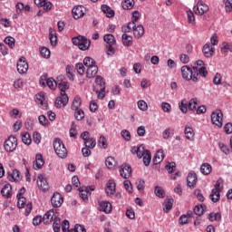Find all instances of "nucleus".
<instances>
[{
  "mask_svg": "<svg viewBox=\"0 0 232 232\" xmlns=\"http://www.w3.org/2000/svg\"><path fill=\"white\" fill-rule=\"evenodd\" d=\"M58 87L61 92V95L56 98L54 106L56 108H64V106L68 104V101H70L68 95L66 94V90L70 88V84L68 82H66V80H64L63 75L58 76Z\"/></svg>",
  "mask_w": 232,
  "mask_h": 232,
  "instance_id": "obj_1",
  "label": "nucleus"
},
{
  "mask_svg": "<svg viewBox=\"0 0 232 232\" xmlns=\"http://www.w3.org/2000/svg\"><path fill=\"white\" fill-rule=\"evenodd\" d=\"M193 72V82H198L200 81V77L208 76V70L206 69V65L204 61L198 60L194 63L192 67Z\"/></svg>",
  "mask_w": 232,
  "mask_h": 232,
  "instance_id": "obj_2",
  "label": "nucleus"
},
{
  "mask_svg": "<svg viewBox=\"0 0 232 232\" xmlns=\"http://www.w3.org/2000/svg\"><path fill=\"white\" fill-rule=\"evenodd\" d=\"M131 153L136 154L138 159H142L144 166H150L151 162V152L144 149V145H140L139 147H132Z\"/></svg>",
  "mask_w": 232,
  "mask_h": 232,
  "instance_id": "obj_3",
  "label": "nucleus"
},
{
  "mask_svg": "<svg viewBox=\"0 0 232 232\" xmlns=\"http://www.w3.org/2000/svg\"><path fill=\"white\" fill-rule=\"evenodd\" d=\"M53 146L56 155L60 159H66L68 157V150H66L62 139H54Z\"/></svg>",
  "mask_w": 232,
  "mask_h": 232,
  "instance_id": "obj_4",
  "label": "nucleus"
},
{
  "mask_svg": "<svg viewBox=\"0 0 232 232\" xmlns=\"http://www.w3.org/2000/svg\"><path fill=\"white\" fill-rule=\"evenodd\" d=\"M72 44H74V46H78V48L80 50H82V52H85V50L90 49V44H92V42L88 40L86 37L79 35L77 37L72 38Z\"/></svg>",
  "mask_w": 232,
  "mask_h": 232,
  "instance_id": "obj_5",
  "label": "nucleus"
},
{
  "mask_svg": "<svg viewBox=\"0 0 232 232\" xmlns=\"http://www.w3.org/2000/svg\"><path fill=\"white\" fill-rule=\"evenodd\" d=\"M104 43H106V48H107V55H111L115 53V49L113 46H115V44L117 41L115 40V36L111 34H107L103 36Z\"/></svg>",
  "mask_w": 232,
  "mask_h": 232,
  "instance_id": "obj_6",
  "label": "nucleus"
},
{
  "mask_svg": "<svg viewBox=\"0 0 232 232\" xmlns=\"http://www.w3.org/2000/svg\"><path fill=\"white\" fill-rule=\"evenodd\" d=\"M4 148L7 153H13L17 149V138L14 136H9L4 143Z\"/></svg>",
  "mask_w": 232,
  "mask_h": 232,
  "instance_id": "obj_7",
  "label": "nucleus"
},
{
  "mask_svg": "<svg viewBox=\"0 0 232 232\" xmlns=\"http://www.w3.org/2000/svg\"><path fill=\"white\" fill-rule=\"evenodd\" d=\"M223 119H224V114L220 110H216L211 113L212 124H215V126H218V128H222Z\"/></svg>",
  "mask_w": 232,
  "mask_h": 232,
  "instance_id": "obj_8",
  "label": "nucleus"
},
{
  "mask_svg": "<svg viewBox=\"0 0 232 232\" xmlns=\"http://www.w3.org/2000/svg\"><path fill=\"white\" fill-rule=\"evenodd\" d=\"M221 181L220 179H218L215 185V188L212 189L210 194V199L212 202H218L220 200V191H222V188H220Z\"/></svg>",
  "mask_w": 232,
  "mask_h": 232,
  "instance_id": "obj_9",
  "label": "nucleus"
},
{
  "mask_svg": "<svg viewBox=\"0 0 232 232\" xmlns=\"http://www.w3.org/2000/svg\"><path fill=\"white\" fill-rule=\"evenodd\" d=\"M82 139L84 140V145L86 148H95L97 146V141L93 138H89L90 137V132L84 131L81 135Z\"/></svg>",
  "mask_w": 232,
  "mask_h": 232,
  "instance_id": "obj_10",
  "label": "nucleus"
},
{
  "mask_svg": "<svg viewBox=\"0 0 232 232\" xmlns=\"http://www.w3.org/2000/svg\"><path fill=\"white\" fill-rule=\"evenodd\" d=\"M35 102L42 110H48V101H46V96H44V92L35 95Z\"/></svg>",
  "mask_w": 232,
  "mask_h": 232,
  "instance_id": "obj_11",
  "label": "nucleus"
},
{
  "mask_svg": "<svg viewBox=\"0 0 232 232\" xmlns=\"http://www.w3.org/2000/svg\"><path fill=\"white\" fill-rule=\"evenodd\" d=\"M193 10L197 15H204L205 13L209 10V6H208L202 0H199Z\"/></svg>",
  "mask_w": 232,
  "mask_h": 232,
  "instance_id": "obj_12",
  "label": "nucleus"
},
{
  "mask_svg": "<svg viewBox=\"0 0 232 232\" xmlns=\"http://www.w3.org/2000/svg\"><path fill=\"white\" fill-rule=\"evenodd\" d=\"M16 68L18 73H21V75L26 73L28 72V62H26V58H20L17 62Z\"/></svg>",
  "mask_w": 232,
  "mask_h": 232,
  "instance_id": "obj_13",
  "label": "nucleus"
},
{
  "mask_svg": "<svg viewBox=\"0 0 232 232\" xmlns=\"http://www.w3.org/2000/svg\"><path fill=\"white\" fill-rule=\"evenodd\" d=\"M63 202H64L63 195H61L59 192H55L51 198V204L53 207L61 208V206H63Z\"/></svg>",
  "mask_w": 232,
  "mask_h": 232,
  "instance_id": "obj_14",
  "label": "nucleus"
},
{
  "mask_svg": "<svg viewBox=\"0 0 232 232\" xmlns=\"http://www.w3.org/2000/svg\"><path fill=\"white\" fill-rule=\"evenodd\" d=\"M181 75L185 81H193V69L188 65L182 66Z\"/></svg>",
  "mask_w": 232,
  "mask_h": 232,
  "instance_id": "obj_15",
  "label": "nucleus"
},
{
  "mask_svg": "<svg viewBox=\"0 0 232 232\" xmlns=\"http://www.w3.org/2000/svg\"><path fill=\"white\" fill-rule=\"evenodd\" d=\"M117 185L115 184V180L109 179L106 184L105 192L108 195V197H113L115 195Z\"/></svg>",
  "mask_w": 232,
  "mask_h": 232,
  "instance_id": "obj_16",
  "label": "nucleus"
},
{
  "mask_svg": "<svg viewBox=\"0 0 232 232\" xmlns=\"http://www.w3.org/2000/svg\"><path fill=\"white\" fill-rule=\"evenodd\" d=\"M131 167L130 165H121L120 167V175L122 179H130L131 177Z\"/></svg>",
  "mask_w": 232,
  "mask_h": 232,
  "instance_id": "obj_17",
  "label": "nucleus"
},
{
  "mask_svg": "<svg viewBox=\"0 0 232 232\" xmlns=\"http://www.w3.org/2000/svg\"><path fill=\"white\" fill-rule=\"evenodd\" d=\"M37 186L39 189H43V191H47V189H49L50 188V185H48V181L46 180V179H44V176H43V174L38 175Z\"/></svg>",
  "mask_w": 232,
  "mask_h": 232,
  "instance_id": "obj_18",
  "label": "nucleus"
},
{
  "mask_svg": "<svg viewBox=\"0 0 232 232\" xmlns=\"http://www.w3.org/2000/svg\"><path fill=\"white\" fill-rule=\"evenodd\" d=\"M84 12H86V9L82 5H78L74 7L72 11V17L74 19H81V17L84 16Z\"/></svg>",
  "mask_w": 232,
  "mask_h": 232,
  "instance_id": "obj_19",
  "label": "nucleus"
},
{
  "mask_svg": "<svg viewBox=\"0 0 232 232\" xmlns=\"http://www.w3.org/2000/svg\"><path fill=\"white\" fill-rule=\"evenodd\" d=\"M197 173H195L194 171L189 172L187 177V184L188 188H195V186H197Z\"/></svg>",
  "mask_w": 232,
  "mask_h": 232,
  "instance_id": "obj_20",
  "label": "nucleus"
},
{
  "mask_svg": "<svg viewBox=\"0 0 232 232\" xmlns=\"http://www.w3.org/2000/svg\"><path fill=\"white\" fill-rule=\"evenodd\" d=\"M1 195L4 198H12V185H10V183H7L3 187Z\"/></svg>",
  "mask_w": 232,
  "mask_h": 232,
  "instance_id": "obj_21",
  "label": "nucleus"
},
{
  "mask_svg": "<svg viewBox=\"0 0 232 232\" xmlns=\"http://www.w3.org/2000/svg\"><path fill=\"white\" fill-rule=\"evenodd\" d=\"M202 52L206 57H213V53H215V47L211 45V44H206L203 46Z\"/></svg>",
  "mask_w": 232,
  "mask_h": 232,
  "instance_id": "obj_22",
  "label": "nucleus"
},
{
  "mask_svg": "<svg viewBox=\"0 0 232 232\" xmlns=\"http://www.w3.org/2000/svg\"><path fill=\"white\" fill-rule=\"evenodd\" d=\"M53 217H55V210L54 209H50L49 211H47L44 218H43V221L44 224H52V222L53 221Z\"/></svg>",
  "mask_w": 232,
  "mask_h": 232,
  "instance_id": "obj_23",
  "label": "nucleus"
},
{
  "mask_svg": "<svg viewBox=\"0 0 232 232\" xmlns=\"http://www.w3.org/2000/svg\"><path fill=\"white\" fill-rule=\"evenodd\" d=\"M164 160V150H159L153 158V164L157 166V164H160Z\"/></svg>",
  "mask_w": 232,
  "mask_h": 232,
  "instance_id": "obj_24",
  "label": "nucleus"
},
{
  "mask_svg": "<svg viewBox=\"0 0 232 232\" xmlns=\"http://www.w3.org/2000/svg\"><path fill=\"white\" fill-rule=\"evenodd\" d=\"M44 166V160H43V155L36 154L35 162L33 165L34 169H41Z\"/></svg>",
  "mask_w": 232,
  "mask_h": 232,
  "instance_id": "obj_25",
  "label": "nucleus"
},
{
  "mask_svg": "<svg viewBox=\"0 0 232 232\" xmlns=\"http://www.w3.org/2000/svg\"><path fill=\"white\" fill-rule=\"evenodd\" d=\"M99 72V67L97 65H93L87 68L86 75L88 79H93L97 75Z\"/></svg>",
  "mask_w": 232,
  "mask_h": 232,
  "instance_id": "obj_26",
  "label": "nucleus"
},
{
  "mask_svg": "<svg viewBox=\"0 0 232 232\" xmlns=\"http://www.w3.org/2000/svg\"><path fill=\"white\" fill-rule=\"evenodd\" d=\"M99 209L103 213H111V203L108 201H102L99 205Z\"/></svg>",
  "mask_w": 232,
  "mask_h": 232,
  "instance_id": "obj_27",
  "label": "nucleus"
},
{
  "mask_svg": "<svg viewBox=\"0 0 232 232\" xmlns=\"http://www.w3.org/2000/svg\"><path fill=\"white\" fill-rule=\"evenodd\" d=\"M21 172L18 169H14L13 172H8L7 179L10 182H15L19 180Z\"/></svg>",
  "mask_w": 232,
  "mask_h": 232,
  "instance_id": "obj_28",
  "label": "nucleus"
},
{
  "mask_svg": "<svg viewBox=\"0 0 232 232\" xmlns=\"http://www.w3.org/2000/svg\"><path fill=\"white\" fill-rule=\"evenodd\" d=\"M105 165L107 166V168L109 169H115V168H117L118 164H117V160H115V158L113 157H108L105 160Z\"/></svg>",
  "mask_w": 232,
  "mask_h": 232,
  "instance_id": "obj_29",
  "label": "nucleus"
},
{
  "mask_svg": "<svg viewBox=\"0 0 232 232\" xmlns=\"http://www.w3.org/2000/svg\"><path fill=\"white\" fill-rule=\"evenodd\" d=\"M132 32L135 39H140L144 35V26L138 25Z\"/></svg>",
  "mask_w": 232,
  "mask_h": 232,
  "instance_id": "obj_30",
  "label": "nucleus"
},
{
  "mask_svg": "<svg viewBox=\"0 0 232 232\" xmlns=\"http://www.w3.org/2000/svg\"><path fill=\"white\" fill-rule=\"evenodd\" d=\"M163 204L165 206L163 211H165V213H169V211H171L173 208V198H167Z\"/></svg>",
  "mask_w": 232,
  "mask_h": 232,
  "instance_id": "obj_31",
  "label": "nucleus"
},
{
  "mask_svg": "<svg viewBox=\"0 0 232 232\" xmlns=\"http://www.w3.org/2000/svg\"><path fill=\"white\" fill-rule=\"evenodd\" d=\"M46 84L50 90H55L59 86V77L56 78V81L53 78H48L46 80Z\"/></svg>",
  "mask_w": 232,
  "mask_h": 232,
  "instance_id": "obj_32",
  "label": "nucleus"
},
{
  "mask_svg": "<svg viewBox=\"0 0 232 232\" xmlns=\"http://www.w3.org/2000/svg\"><path fill=\"white\" fill-rule=\"evenodd\" d=\"M102 11L106 14V17L110 18L115 15V11H113L111 7L108 6L107 5H102Z\"/></svg>",
  "mask_w": 232,
  "mask_h": 232,
  "instance_id": "obj_33",
  "label": "nucleus"
},
{
  "mask_svg": "<svg viewBox=\"0 0 232 232\" xmlns=\"http://www.w3.org/2000/svg\"><path fill=\"white\" fill-rule=\"evenodd\" d=\"M121 41L124 46H131L133 44V37L131 35H128L127 34H122Z\"/></svg>",
  "mask_w": 232,
  "mask_h": 232,
  "instance_id": "obj_34",
  "label": "nucleus"
},
{
  "mask_svg": "<svg viewBox=\"0 0 232 232\" xmlns=\"http://www.w3.org/2000/svg\"><path fill=\"white\" fill-rule=\"evenodd\" d=\"M213 171V168L209 165V163H203L200 167V172L202 175H209Z\"/></svg>",
  "mask_w": 232,
  "mask_h": 232,
  "instance_id": "obj_35",
  "label": "nucleus"
},
{
  "mask_svg": "<svg viewBox=\"0 0 232 232\" xmlns=\"http://www.w3.org/2000/svg\"><path fill=\"white\" fill-rule=\"evenodd\" d=\"M49 39L52 46L57 45V34H55V31H53L52 27L49 29Z\"/></svg>",
  "mask_w": 232,
  "mask_h": 232,
  "instance_id": "obj_36",
  "label": "nucleus"
},
{
  "mask_svg": "<svg viewBox=\"0 0 232 232\" xmlns=\"http://www.w3.org/2000/svg\"><path fill=\"white\" fill-rule=\"evenodd\" d=\"M81 104H82V101L81 100V97L79 96H75L73 101H72V110H81Z\"/></svg>",
  "mask_w": 232,
  "mask_h": 232,
  "instance_id": "obj_37",
  "label": "nucleus"
},
{
  "mask_svg": "<svg viewBox=\"0 0 232 232\" xmlns=\"http://www.w3.org/2000/svg\"><path fill=\"white\" fill-rule=\"evenodd\" d=\"M121 6L124 10H131L135 6V0H123Z\"/></svg>",
  "mask_w": 232,
  "mask_h": 232,
  "instance_id": "obj_38",
  "label": "nucleus"
},
{
  "mask_svg": "<svg viewBox=\"0 0 232 232\" xmlns=\"http://www.w3.org/2000/svg\"><path fill=\"white\" fill-rule=\"evenodd\" d=\"M204 211H206V205H197L194 208V213L195 215H198V217L204 215Z\"/></svg>",
  "mask_w": 232,
  "mask_h": 232,
  "instance_id": "obj_39",
  "label": "nucleus"
},
{
  "mask_svg": "<svg viewBox=\"0 0 232 232\" xmlns=\"http://www.w3.org/2000/svg\"><path fill=\"white\" fill-rule=\"evenodd\" d=\"M80 191V197L83 200H88V195L90 193V191L88 190V188L86 187H82L79 188Z\"/></svg>",
  "mask_w": 232,
  "mask_h": 232,
  "instance_id": "obj_40",
  "label": "nucleus"
},
{
  "mask_svg": "<svg viewBox=\"0 0 232 232\" xmlns=\"http://www.w3.org/2000/svg\"><path fill=\"white\" fill-rule=\"evenodd\" d=\"M179 108L182 113H188V100L184 99L181 102H179Z\"/></svg>",
  "mask_w": 232,
  "mask_h": 232,
  "instance_id": "obj_41",
  "label": "nucleus"
},
{
  "mask_svg": "<svg viewBox=\"0 0 232 232\" xmlns=\"http://www.w3.org/2000/svg\"><path fill=\"white\" fill-rule=\"evenodd\" d=\"M185 136L188 140H193L195 133L193 132V129L191 127L185 128Z\"/></svg>",
  "mask_w": 232,
  "mask_h": 232,
  "instance_id": "obj_42",
  "label": "nucleus"
},
{
  "mask_svg": "<svg viewBox=\"0 0 232 232\" xmlns=\"http://www.w3.org/2000/svg\"><path fill=\"white\" fill-rule=\"evenodd\" d=\"M197 106H198V100H197V98L190 99L188 102V110L195 111V110H197Z\"/></svg>",
  "mask_w": 232,
  "mask_h": 232,
  "instance_id": "obj_43",
  "label": "nucleus"
},
{
  "mask_svg": "<svg viewBox=\"0 0 232 232\" xmlns=\"http://www.w3.org/2000/svg\"><path fill=\"white\" fill-rule=\"evenodd\" d=\"M208 220L210 222H215V221H218V220H222V214L217 212V213H210L208 215Z\"/></svg>",
  "mask_w": 232,
  "mask_h": 232,
  "instance_id": "obj_44",
  "label": "nucleus"
},
{
  "mask_svg": "<svg viewBox=\"0 0 232 232\" xmlns=\"http://www.w3.org/2000/svg\"><path fill=\"white\" fill-rule=\"evenodd\" d=\"M83 64L87 68H92V66H96L95 60H93V58L88 57V56L83 59Z\"/></svg>",
  "mask_w": 232,
  "mask_h": 232,
  "instance_id": "obj_45",
  "label": "nucleus"
},
{
  "mask_svg": "<svg viewBox=\"0 0 232 232\" xmlns=\"http://www.w3.org/2000/svg\"><path fill=\"white\" fill-rule=\"evenodd\" d=\"M98 146L102 148V150H106V148H108V141L106 140V137L101 136L99 138Z\"/></svg>",
  "mask_w": 232,
  "mask_h": 232,
  "instance_id": "obj_46",
  "label": "nucleus"
},
{
  "mask_svg": "<svg viewBox=\"0 0 232 232\" xmlns=\"http://www.w3.org/2000/svg\"><path fill=\"white\" fill-rule=\"evenodd\" d=\"M154 193L159 198H164L166 197V192L162 189V187L156 186Z\"/></svg>",
  "mask_w": 232,
  "mask_h": 232,
  "instance_id": "obj_47",
  "label": "nucleus"
},
{
  "mask_svg": "<svg viewBox=\"0 0 232 232\" xmlns=\"http://www.w3.org/2000/svg\"><path fill=\"white\" fill-rule=\"evenodd\" d=\"M22 141L24 142V144H26L27 146H29V144H32V138L30 137V133H22Z\"/></svg>",
  "mask_w": 232,
  "mask_h": 232,
  "instance_id": "obj_48",
  "label": "nucleus"
},
{
  "mask_svg": "<svg viewBox=\"0 0 232 232\" xmlns=\"http://www.w3.org/2000/svg\"><path fill=\"white\" fill-rule=\"evenodd\" d=\"M53 229L54 232H61V219L59 218H54Z\"/></svg>",
  "mask_w": 232,
  "mask_h": 232,
  "instance_id": "obj_49",
  "label": "nucleus"
},
{
  "mask_svg": "<svg viewBox=\"0 0 232 232\" xmlns=\"http://www.w3.org/2000/svg\"><path fill=\"white\" fill-rule=\"evenodd\" d=\"M4 43H5V44H8V46H10V48H14V46H15V38H14L12 36H7L4 40Z\"/></svg>",
  "mask_w": 232,
  "mask_h": 232,
  "instance_id": "obj_50",
  "label": "nucleus"
},
{
  "mask_svg": "<svg viewBox=\"0 0 232 232\" xmlns=\"http://www.w3.org/2000/svg\"><path fill=\"white\" fill-rule=\"evenodd\" d=\"M74 111V117L76 121H82V119L84 118V111H82V109H78Z\"/></svg>",
  "mask_w": 232,
  "mask_h": 232,
  "instance_id": "obj_51",
  "label": "nucleus"
},
{
  "mask_svg": "<svg viewBox=\"0 0 232 232\" xmlns=\"http://www.w3.org/2000/svg\"><path fill=\"white\" fill-rule=\"evenodd\" d=\"M40 53H41L42 57H44V59H49V57H50V49L46 48V47H41L40 48Z\"/></svg>",
  "mask_w": 232,
  "mask_h": 232,
  "instance_id": "obj_52",
  "label": "nucleus"
},
{
  "mask_svg": "<svg viewBox=\"0 0 232 232\" xmlns=\"http://www.w3.org/2000/svg\"><path fill=\"white\" fill-rule=\"evenodd\" d=\"M161 110L164 111V113H170L171 104L166 102H161Z\"/></svg>",
  "mask_w": 232,
  "mask_h": 232,
  "instance_id": "obj_53",
  "label": "nucleus"
},
{
  "mask_svg": "<svg viewBox=\"0 0 232 232\" xmlns=\"http://www.w3.org/2000/svg\"><path fill=\"white\" fill-rule=\"evenodd\" d=\"M171 135H173V130L171 128H168L162 132V137L165 140H168Z\"/></svg>",
  "mask_w": 232,
  "mask_h": 232,
  "instance_id": "obj_54",
  "label": "nucleus"
},
{
  "mask_svg": "<svg viewBox=\"0 0 232 232\" xmlns=\"http://www.w3.org/2000/svg\"><path fill=\"white\" fill-rule=\"evenodd\" d=\"M75 70L78 72L79 75H84V64L82 63H76Z\"/></svg>",
  "mask_w": 232,
  "mask_h": 232,
  "instance_id": "obj_55",
  "label": "nucleus"
},
{
  "mask_svg": "<svg viewBox=\"0 0 232 232\" xmlns=\"http://www.w3.org/2000/svg\"><path fill=\"white\" fill-rule=\"evenodd\" d=\"M138 108L141 110V111H148V103L144 102V100H140L138 102Z\"/></svg>",
  "mask_w": 232,
  "mask_h": 232,
  "instance_id": "obj_56",
  "label": "nucleus"
},
{
  "mask_svg": "<svg viewBox=\"0 0 232 232\" xmlns=\"http://www.w3.org/2000/svg\"><path fill=\"white\" fill-rule=\"evenodd\" d=\"M17 198H18L17 206L19 209H23V208H24V204H26V198L20 196V197H17Z\"/></svg>",
  "mask_w": 232,
  "mask_h": 232,
  "instance_id": "obj_57",
  "label": "nucleus"
},
{
  "mask_svg": "<svg viewBox=\"0 0 232 232\" xmlns=\"http://www.w3.org/2000/svg\"><path fill=\"white\" fill-rule=\"evenodd\" d=\"M145 181L144 179H139L136 181V188L138 189V191H143L144 188H145Z\"/></svg>",
  "mask_w": 232,
  "mask_h": 232,
  "instance_id": "obj_58",
  "label": "nucleus"
},
{
  "mask_svg": "<svg viewBox=\"0 0 232 232\" xmlns=\"http://www.w3.org/2000/svg\"><path fill=\"white\" fill-rule=\"evenodd\" d=\"M218 147H219L220 150L222 151V153H225V155H229V148L227 147V145H226L222 142H219Z\"/></svg>",
  "mask_w": 232,
  "mask_h": 232,
  "instance_id": "obj_59",
  "label": "nucleus"
},
{
  "mask_svg": "<svg viewBox=\"0 0 232 232\" xmlns=\"http://www.w3.org/2000/svg\"><path fill=\"white\" fill-rule=\"evenodd\" d=\"M226 12H232V0H223Z\"/></svg>",
  "mask_w": 232,
  "mask_h": 232,
  "instance_id": "obj_60",
  "label": "nucleus"
},
{
  "mask_svg": "<svg viewBox=\"0 0 232 232\" xmlns=\"http://www.w3.org/2000/svg\"><path fill=\"white\" fill-rule=\"evenodd\" d=\"M179 222L181 226H184V224H188V222H189V218L188 217V215L183 214L179 217Z\"/></svg>",
  "mask_w": 232,
  "mask_h": 232,
  "instance_id": "obj_61",
  "label": "nucleus"
},
{
  "mask_svg": "<svg viewBox=\"0 0 232 232\" xmlns=\"http://www.w3.org/2000/svg\"><path fill=\"white\" fill-rule=\"evenodd\" d=\"M179 61L183 64H188V63H189V56L188 54H186V53H181L179 55Z\"/></svg>",
  "mask_w": 232,
  "mask_h": 232,
  "instance_id": "obj_62",
  "label": "nucleus"
},
{
  "mask_svg": "<svg viewBox=\"0 0 232 232\" xmlns=\"http://www.w3.org/2000/svg\"><path fill=\"white\" fill-rule=\"evenodd\" d=\"M177 165L175 164V162H170L169 164L166 165V169L168 171V173H173L174 169H176Z\"/></svg>",
  "mask_w": 232,
  "mask_h": 232,
  "instance_id": "obj_63",
  "label": "nucleus"
},
{
  "mask_svg": "<svg viewBox=\"0 0 232 232\" xmlns=\"http://www.w3.org/2000/svg\"><path fill=\"white\" fill-rule=\"evenodd\" d=\"M33 140L35 144H41V133L34 132Z\"/></svg>",
  "mask_w": 232,
  "mask_h": 232,
  "instance_id": "obj_64",
  "label": "nucleus"
}]
</instances>
